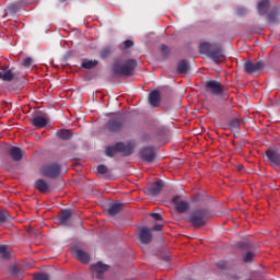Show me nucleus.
I'll return each instance as SVG.
<instances>
[{
	"label": "nucleus",
	"mask_w": 280,
	"mask_h": 280,
	"mask_svg": "<svg viewBox=\"0 0 280 280\" xmlns=\"http://www.w3.org/2000/svg\"><path fill=\"white\" fill-rule=\"evenodd\" d=\"M199 51L200 54L208 56V58L214 61L217 65H220V62H226L224 49L218 44L202 42L199 46Z\"/></svg>",
	"instance_id": "1"
},
{
	"label": "nucleus",
	"mask_w": 280,
	"mask_h": 280,
	"mask_svg": "<svg viewBox=\"0 0 280 280\" xmlns=\"http://www.w3.org/2000/svg\"><path fill=\"white\" fill-rule=\"evenodd\" d=\"M137 69V60L127 59L125 61H117L113 66V71L115 75H119L120 78H130L135 70Z\"/></svg>",
	"instance_id": "2"
},
{
	"label": "nucleus",
	"mask_w": 280,
	"mask_h": 280,
	"mask_svg": "<svg viewBox=\"0 0 280 280\" xmlns=\"http://www.w3.org/2000/svg\"><path fill=\"white\" fill-rule=\"evenodd\" d=\"M207 220H209V212L206 209H198L190 213L188 222L191 226H195V229H200V226L207 224Z\"/></svg>",
	"instance_id": "3"
},
{
	"label": "nucleus",
	"mask_w": 280,
	"mask_h": 280,
	"mask_svg": "<svg viewBox=\"0 0 280 280\" xmlns=\"http://www.w3.org/2000/svg\"><path fill=\"white\" fill-rule=\"evenodd\" d=\"M266 69V62L262 60H247L243 66V71L248 73L249 75H257V73H261Z\"/></svg>",
	"instance_id": "4"
},
{
	"label": "nucleus",
	"mask_w": 280,
	"mask_h": 280,
	"mask_svg": "<svg viewBox=\"0 0 280 280\" xmlns=\"http://www.w3.org/2000/svg\"><path fill=\"white\" fill-rule=\"evenodd\" d=\"M42 176L46 178H58L60 176L61 168L58 163L46 164L40 170Z\"/></svg>",
	"instance_id": "5"
},
{
	"label": "nucleus",
	"mask_w": 280,
	"mask_h": 280,
	"mask_svg": "<svg viewBox=\"0 0 280 280\" xmlns=\"http://www.w3.org/2000/svg\"><path fill=\"white\" fill-rule=\"evenodd\" d=\"M206 89L212 95H217L218 97L224 95V85L220 83V81L210 80L206 83Z\"/></svg>",
	"instance_id": "6"
},
{
	"label": "nucleus",
	"mask_w": 280,
	"mask_h": 280,
	"mask_svg": "<svg viewBox=\"0 0 280 280\" xmlns=\"http://www.w3.org/2000/svg\"><path fill=\"white\" fill-rule=\"evenodd\" d=\"M173 205H175L177 213H185L189 209V201L180 195H176L172 198Z\"/></svg>",
	"instance_id": "7"
},
{
	"label": "nucleus",
	"mask_w": 280,
	"mask_h": 280,
	"mask_svg": "<svg viewBox=\"0 0 280 280\" xmlns=\"http://www.w3.org/2000/svg\"><path fill=\"white\" fill-rule=\"evenodd\" d=\"M140 156L142 161L147 163H152L156 159V149L154 147H144L140 151Z\"/></svg>",
	"instance_id": "8"
},
{
	"label": "nucleus",
	"mask_w": 280,
	"mask_h": 280,
	"mask_svg": "<svg viewBox=\"0 0 280 280\" xmlns=\"http://www.w3.org/2000/svg\"><path fill=\"white\" fill-rule=\"evenodd\" d=\"M109 132H121L124 128V118H112L106 125Z\"/></svg>",
	"instance_id": "9"
},
{
	"label": "nucleus",
	"mask_w": 280,
	"mask_h": 280,
	"mask_svg": "<svg viewBox=\"0 0 280 280\" xmlns=\"http://www.w3.org/2000/svg\"><path fill=\"white\" fill-rule=\"evenodd\" d=\"M116 148L118 152H121L124 154V156H130V154L135 152V144H132V142H129L127 144H125L124 142H117Z\"/></svg>",
	"instance_id": "10"
},
{
	"label": "nucleus",
	"mask_w": 280,
	"mask_h": 280,
	"mask_svg": "<svg viewBox=\"0 0 280 280\" xmlns=\"http://www.w3.org/2000/svg\"><path fill=\"white\" fill-rule=\"evenodd\" d=\"M34 187L39 191V194H51V186H49V184H47L43 178L36 179Z\"/></svg>",
	"instance_id": "11"
},
{
	"label": "nucleus",
	"mask_w": 280,
	"mask_h": 280,
	"mask_svg": "<svg viewBox=\"0 0 280 280\" xmlns=\"http://www.w3.org/2000/svg\"><path fill=\"white\" fill-rule=\"evenodd\" d=\"M152 230L148 228H141L139 231V240L142 244H150L152 242Z\"/></svg>",
	"instance_id": "12"
},
{
	"label": "nucleus",
	"mask_w": 280,
	"mask_h": 280,
	"mask_svg": "<svg viewBox=\"0 0 280 280\" xmlns=\"http://www.w3.org/2000/svg\"><path fill=\"white\" fill-rule=\"evenodd\" d=\"M149 104L153 108L161 106V92L159 90H154L149 94Z\"/></svg>",
	"instance_id": "13"
},
{
	"label": "nucleus",
	"mask_w": 280,
	"mask_h": 280,
	"mask_svg": "<svg viewBox=\"0 0 280 280\" xmlns=\"http://www.w3.org/2000/svg\"><path fill=\"white\" fill-rule=\"evenodd\" d=\"M49 121V118L47 116H34L31 119V124L32 126H34L35 128H45V126H47V122Z\"/></svg>",
	"instance_id": "14"
},
{
	"label": "nucleus",
	"mask_w": 280,
	"mask_h": 280,
	"mask_svg": "<svg viewBox=\"0 0 280 280\" xmlns=\"http://www.w3.org/2000/svg\"><path fill=\"white\" fill-rule=\"evenodd\" d=\"M163 187H165V184L163 183V180H158L152 184L150 189H148V195L156 197L159 196V194H161V191L163 190Z\"/></svg>",
	"instance_id": "15"
},
{
	"label": "nucleus",
	"mask_w": 280,
	"mask_h": 280,
	"mask_svg": "<svg viewBox=\"0 0 280 280\" xmlns=\"http://www.w3.org/2000/svg\"><path fill=\"white\" fill-rule=\"evenodd\" d=\"M124 209V205H121V202L116 201L112 205H109L108 209H107V213L108 215H112V218H115V215L121 213Z\"/></svg>",
	"instance_id": "16"
},
{
	"label": "nucleus",
	"mask_w": 280,
	"mask_h": 280,
	"mask_svg": "<svg viewBox=\"0 0 280 280\" xmlns=\"http://www.w3.org/2000/svg\"><path fill=\"white\" fill-rule=\"evenodd\" d=\"M72 212L69 209L62 210L59 215V223L61 226H69V220H71Z\"/></svg>",
	"instance_id": "17"
},
{
	"label": "nucleus",
	"mask_w": 280,
	"mask_h": 280,
	"mask_svg": "<svg viewBox=\"0 0 280 280\" xmlns=\"http://www.w3.org/2000/svg\"><path fill=\"white\" fill-rule=\"evenodd\" d=\"M9 156H11L12 161H21L23 159V151L21 148L11 147L9 149Z\"/></svg>",
	"instance_id": "18"
},
{
	"label": "nucleus",
	"mask_w": 280,
	"mask_h": 280,
	"mask_svg": "<svg viewBox=\"0 0 280 280\" xmlns=\"http://www.w3.org/2000/svg\"><path fill=\"white\" fill-rule=\"evenodd\" d=\"M72 253H73L75 259H78V261H81L82 264H89V261H90L89 254H86L84 250L73 249Z\"/></svg>",
	"instance_id": "19"
},
{
	"label": "nucleus",
	"mask_w": 280,
	"mask_h": 280,
	"mask_svg": "<svg viewBox=\"0 0 280 280\" xmlns=\"http://www.w3.org/2000/svg\"><path fill=\"white\" fill-rule=\"evenodd\" d=\"M269 9H270V0H261L258 2L257 10L260 16H264V14H267Z\"/></svg>",
	"instance_id": "20"
},
{
	"label": "nucleus",
	"mask_w": 280,
	"mask_h": 280,
	"mask_svg": "<svg viewBox=\"0 0 280 280\" xmlns=\"http://www.w3.org/2000/svg\"><path fill=\"white\" fill-rule=\"evenodd\" d=\"M92 270L97 273L98 279H102V275L108 270V265H104L102 262H97L92 265Z\"/></svg>",
	"instance_id": "21"
},
{
	"label": "nucleus",
	"mask_w": 280,
	"mask_h": 280,
	"mask_svg": "<svg viewBox=\"0 0 280 280\" xmlns=\"http://www.w3.org/2000/svg\"><path fill=\"white\" fill-rule=\"evenodd\" d=\"M266 154H267V159H268L271 163H273V165H280V154H279V153H277V152H275V151L268 150V151L266 152Z\"/></svg>",
	"instance_id": "22"
},
{
	"label": "nucleus",
	"mask_w": 280,
	"mask_h": 280,
	"mask_svg": "<svg viewBox=\"0 0 280 280\" xmlns=\"http://www.w3.org/2000/svg\"><path fill=\"white\" fill-rule=\"evenodd\" d=\"M23 266L21 265H13L10 268L11 275H14L15 277H19V279H23Z\"/></svg>",
	"instance_id": "23"
},
{
	"label": "nucleus",
	"mask_w": 280,
	"mask_h": 280,
	"mask_svg": "<svg viewBox=\"0 0 280 280\" xmlns=\"http://www.w3.org/2000/svg\"><path fill=\"white\" fill-rule=\"evenodd\" d=\"M0 78L3 82H12L14 80V74L12 73V70H3L0 72Z\"/></svg>",
	"instance_id": "24"
},
{
	"label": "nucleus",
	"mask_w": 280,
	"mask_h": 280,
	"mask_svg": "<svg viewBox=\"0 0 280 280\" xmlns=\"http://www.w3.org/2000/svg\"><path fill=\"white\" fill-rule=\"evenodd\" d=\"M178 73H187L189 71V61L188 60H180L177 65Z\"/></svg>",
	"instance_id": "25"
},
{
	"label": "nucleus",
	"mask_w": 280,
	"mask_h": 280,
	"mask_svg": "<svg viewBox=\"0 0 280 280\" xmlns=\"http://www.w3.org/2000/svg\"><path fill=\"white\" fill-rule=\"evenodd\" d=\"M57 137L59 139H62V141H69V139H71V131L68 129H62L57 131Z\"/></svg>",
	"instance_id": "26"
},
{
	"label": "nucleus",
	"mask_w": 280,
	"mask_h": 280,
	"mask_svg": "<svg viewBox=\"0 0 280 280\" xmlns=\"http://www.w3.org/2000/svg\"><path fill=\"white\" fill-rule=\"evenodd\" d=\"M12 217L10 215V211L0 210V224H4V222H10Z\"/></svg>",
	"instance_id": "27"
},
{
	"label": "nucleus",
	"mask_w": 280,
	"mask_h": 280,
	"mask_svg": "<svg viewBox=\"0 0 280 280\" xmlns=\"http://www.w3.org/2000/svg\"><path fill=\"white\" fill-rule=\"evenodd\" d=\"M98 61L97 60H85L81 63V67L83 69H95L97 67Z\"/></svg>",
	"instance_id": "28"
},
{
	"label": "nucleus",
	"mask_w": 280,
	"mask_h": 280,
	"mask_svg": "<svg viewBox=\"0 0 280 280\" xmlns=\"http://www.w3.org/2000/svg\"><path fill=\"white\" fill-rule=\"evenodd\" d=\"M0 257L1 259L8 260L11 257L10 252L8 250V246L0 245Z\"/></svg>",
	"instance_id": "29"
},
{
	"label": "nucleus",
	"mask_w": 280,
	"mask_h": 280,
	"mask_svg": "<svg viewBox=\"0 0 280 280\" xmlns=\"http://www.w3.org/2000/svg\"><path fill=\"white\" fill-rule=\"evenodd\" d=\"M117 152H119V149H117V144L113 147H107L105 150L106 156H110V158L115 156Z\"/></svg>",
	"instance_id": "30"
},
{
	"label": "nucleus",
	"mask_w": 280,
	"mask_h": 280,
	"mask_svg": "<svg viewBox=\"0 0 280 280\" xmlns=\"http://www.w3.org/2000/svg\"><path fill=\"white\" fill-rule=\"evenodd\" d=\"M113 54V49L110 47H104L101 50V58L103 60H106V58H110V55Z\"/></svg>",
	"instance_id": "31"
},
{
	"label": "nucleus",
	"mask_w": 280,
	"mask_h": 280,
	"mask_svg": "<svg viewBox=\"0 0 280 280\" xmlns=\"http://www.w3.org/2000/svg\"><path fill=\"white\" fill-rule=\"evenodd\" d=\"M229 128L232 131L240 130V119L235 118V119L231 120L229 124Z\"/></svg>",
	"instance_id": "32"
},
{
	"label": "nucleus",
	"mask_w": 280,
	"mask_h": 280,
	"mask_svg": "<svg viewBox=\"0 0 280 280\" xmlns=\"http://www.w3.org/2000/svg\"><path fill=\"white\" fill-rule=\"evenodd\" d=\"M33 280H49V275L45 272L35 273Z\"/></svg>",
	"instance_id": "33"
},
{
	"label": "nucleus",
	"mask_w": 280,
	"mask_h": 280,
	"mask_svg": "<svg viewBox=\"0 0 280 280\" xmlns=\"http://www.w3.org/2000/svg\"><path fill=\"white\" fill-rule=\"evenodd\" d=\"M253 259H255V254L253 252H247L243 258V261L245 264H250V261H253Z\"/></svg>",
	"instance_id": "34"
},
{
	"label": "nucleus",
	"mask_w": 280,
	"mask_h": 280,
	"mask_svg": "<svg viewBox=\"0 0 280 280\" xmlns=\"http://www.w3.org/2000/svg\"><path fill=\"white\" fill-rule=\"evenodd\" d=\"M97 174H108V167L104 164H101L96 168Z\"/></svg>",
	"instance_id": "35"
},
{
	"label": "nucleus",
	"mask_w": 280,
	"mask_h": 280,
	"mask_svg": "<svg viewBox=\"0 0 280 280\" xmlns=\"http://www.w3.org/2000/svg\"><path fill=\"white\" fill-rule=\"evenodd\" d=\"M267 19L270 23H277V11H271Z\"/></svg>",
	"instance_id": "36"
},
{
	"label": "nucleus",
	"mask_w": 280,
	"mask_h": 280,
	"mask_svg": "<svg viewBox=\"0 0 280 280\" xmlns=\"http://www.w3.org/2000/svg\"><path fill=\"white\" fill-rule=\"evenodd\" d=\"M161 52L164 56V58H167V56H170V47H167V45L163 44L161 46Z\"/></svg>",
	"instance_id": "37"
},
{
	"label": "nucleus",
	"mask_w": 280,
	"mask_h": 280,
	"mask_svg": "<svg viewBox=\"0 0 280 280\" xmlns=\"http://www.w3.org/2000/svg\"><path fill=\"white\" fill-rule=\"evenodd\" d=\"M151 218H153V220H155L156 222H162L163 217L160 213L156 212H151L150 213Z\"/></svg>",
	"instance_id": "38"
},
{
	"label": "nucleus",
	"mask_w": 280,
	"mask_h": 280,
	"mask_svg": "<svg viewBox=\"0 0 280 280\" xmlns=\"http://www.w3.org/2000/svg\"><path fill=\"white\" fill-rule=\"evenodd\" d=\"M10 14H16V12H19V7L16 4H11L9 8H8Z\"/></svg>",
	"instance_id": "39"
},
{
	"label": "nucleus",
	"mask_w": 280,
	"mask_h": 280,
	"mask_svg": "<svg viewBox=\"0 0 280 280\" xmlns=\"http://www.w3.org/2000/svg\"><path fill=\"white\" fill-rule=\"evenodd\" d=\"M32 62H34V60L31 57H27L23 61V67H32Z\"/></svg>",
	"instance_id": "40"
},
{
	"label": "nucleus",
	"mask_w": 280,
	"mask_h": 280,
	"mask_svg": "<svg viewBox=\"0 0 280 280\" xmlns=\"http://www.w3.org/2000/svg\"><path fill=\"white\" fill-rule=\"evenodd\" d=\"M124 45H125V49H130V47L135 46V42L127 39L125 40Z\"/></svg>",
	"instance_id": "41"
},
{
	"label": "nucleus",
	"mask_w": 280,
	"mask_h": 280,
	"mask_svg": "<svg viewBox=\"0 0 280 280\" xmlns=\"http://www.w3.org/2000/svg\"><path fill=\"white\" fill-rule=\"evenodd\" d=\"M151 232L152 231H162L163 230V224H155L152 229H150Z\"/></svg>",
	"instance_id": "42"
},
{
	"label": "nucleus",
	"mask_w": 280,
	"mask_h": 280,
	"mask_svg": "<svg viewBox=\"0 0 280 280\" xmlns=\"http://www.w3.org/2000/svg\"><path fill=\"white\" fill-rule=\"evenodd\" d=\"M244 14H246V10H244V9H238L237 10V15L238 16H244Z\"/></svg>",
	"instance_id": "43"
},
{
	"label": "nucleus",
	"mask_w": 280,
	"mask_h": 280,
	"mask_svg": "<svg viewBox=\"0 0 280 280\" xmlns=\"http://www.w3.org/2000/svg\"><path fill=\"white\" fill-rule=\"evenodd\" d=\"M218 266H219V268H221V269L226 268V264H224V261H219V262H218Z\"/></svg>",
	"instance_id": "44"
},
{
	"label": "nucleus",
	"mask_w": 280,
	"mask_h": 280,
	"mask_svg": "<svg viewBox=\"0 0 280 280\" xmlns=\"http://www.w3.org/2000/svg\"><path fill=\"white\" fill-rule=\"evenodd\" d=\"M164 260L170 261V256H165Z\"/></svg>",
	"instance_id": "45"
},
{
	"label": "nucleus",
	"mask_w": 280,
	"mask_h": 280,
	"mask_svg": "<svg viewBox=\"0 0 280 280\" xmlns=\"http://www.w3.org/2000/svg\"><path fill=\"white\" fill-rule=\"evenodd\" d=\"M61 1V3H65V1H67V0H60Z\"/></svg>",
	"instance_id": "46"
}]
</instances>
